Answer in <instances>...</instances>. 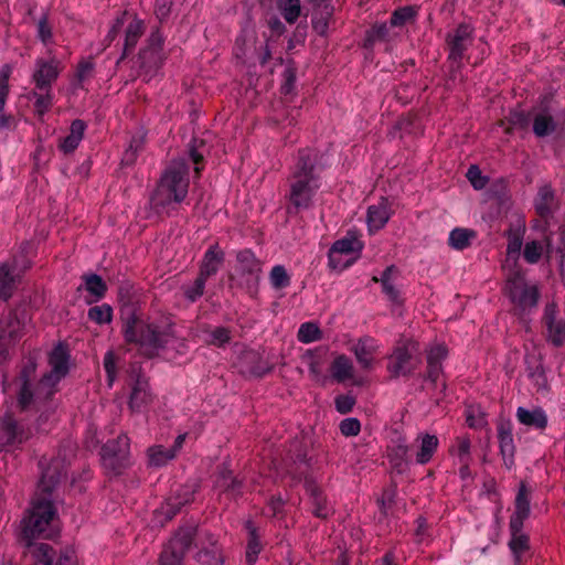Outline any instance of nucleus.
Listing matches in <instances>:
<instances>
[{"instance_id": "obj_1", "label": "nucleus", "mask_w": 565, "mask_h": 565, "mask_svg": "<svg viewBox=\"0 0 565 565\" xmlns=\"http://www.w3.org/2000/svg\"><path fill=\"white\" fill-rule=\"evenodd\" d=\"M61 476L56 461L43 469L31 507L20 522V539L30 551L38 544L33 543L34 540L53 539L60 531L57 510L51 494L60 482Z\"/></svg>"}, {"instance_id": "obj_2", "label": "nucleus", "mask_w": 565, "mask_h": 565, "mask_svg": "<svg viewBox=\"0 0 565 565\" xmlns=\"http://www.w3.org/2000/svg\"><path fill=\"white\" fill-rule=\"evenodd\" d=\"M318 154L305 148L298 151L297 160L287 179L288 191L285 195L288 213H299L315 207L321 178L317 169Z\"/></svg>"}, {"instance_id": "obj_3", "label": "nucleus", "mask_w": 565, "mask_h": 565, "mask_svg": "<svg viewBox=\"0 0 565 565\" xmlns=\"http://www.w3.org/2000/svg\"><path fill=\"white\" fill-rule=\"evenodd\" d=\"M189 183V167L185 161H172L150 198L152 206L159 210L172 203H182L188 195Z\"/></svg>"}, {"instance_id": "obj_4", "label": "nucleus", "mask_w": 565, "mask_h": 565, "mask_svg": "<svg viewBox=\"0 0 565 565\" xmlns=\"http://www.w3.org/2000/svg\"><path fill=\"white\" fill-rule=\"evenodd\" d=\"M124 335L127 342L139 344L140 349L148 356L156 355L169 343L172 337L170 327L138 320L135 317L127 320Z\"/></svg>"}, {"instance_id": "obj_5", "label": "nucleus", "mask_w": 565, "mask_h": 565, "mask_svg": "<svg viewBox=\"0 0 565 565\" xmlns=\"http://www.w3.org/2000/svg\"><path fill=\"white\" fill-rule=\"evenodd\" d=\"M420 364L418 342L412 339H401L387 356V372L393 379L411 375Z\"/></svg>"}, {"instance_id": "obj_6", "label": "nucleus", "mask_w": 565, "mask_h": 565, "mask_svg": "<svg viewBox=\"0 0 565 565\" xmlns=\"http://www.w3.org/2000/svg\"><path fill=\"white\" fill-rule=\"evenodd\" d=\"M50 373L45 374L36 388L35 401L40 404L42 397L51 398L56 392L57 383L68 372V352L63 344H57L50 354Z\"/></svg>"}, {"instance_id": "obj_7", "label": "nucleus", "mask_w": 565, "mask_h": 565, "mask_svg": "<svg viewBox=\"0 0 565 565\" xmlns=\"http://www.w3.org/2000/svg\"><path fill=\"white\" fill-rule=\"evenodd\" d=\"M364 245L358 235L349 232L343 238L334 242L328 254L330 268L343 270L361 254Z\"/></svg>"}, {"instance_id": "obj_8", "label": "nucleus", "mask_w": 565, "mask_h": 565, "mask_svg": "<svg viewBox=\"0 0 565 565\" xmlns=\"http://www.w3.org/2000/svg\"><path fill=\"white\" fill-rule=\"evenodd\" d=\"M104 468L115 476L120 475L129 466L130 439L127 435H119L116 439L107 441L100 451Z\"/></svg>"}, {"instance_id": "obj_9", "label": "nucleus", "mask_w": 565, "mask_h": 565, "mask_svg": "<svg viewBox=\"0 0 565 565\" xmlns=\"http://www.w3.org/2000/svg\"><path fill=\"white\" fill-rule=\"evenodd\" d=\"M32 436V428L18 422L11 414H6L0 420V450L20 449Z\"/></svg>"}, {"instance_id": "obj_10", "label": "nucleus", "mask_w": 565, "mask_h": 565, "mask_svg": "<svg viewBox=\"0 0 565 565\" xmlns=\"http://www.w3.org/2000/svg\"><path fill=\"white\" fill-rule=\"evenodd\" d=\"M473 28L470 24H459L447 36L448 61L452 70H460L466 51L472 45Z\"/></svg>"}, {"instance_id": "obj_11", "label": "nucleus", "mask_w": 565, "mask_h": 565, "mask_svg": "<svg viewBox=\"0 0 565 565\" xmlns=\"http://www.w3.org/2000/svg\"><path fill=\"white\" fill-rule=\"evenodd\" d=\"M507 290L510 300L522 311L535 308L539 302L537 287L529 286L519 274L508 279Z\"/></svg>"}, {"instance_id": "obj_12", "label": "nucleus", "mask_w": 565, "mask_h": 565, "mask_svg": "<svg viewBox=\"0 0 565 565\" xmlns=\"http://www.w3.org/2000/svg\"><path fill=\"white\" fill-rule=\"evenodd\" d=\"M62 70V63L55 56L38 57L31 74V83L39 89H53V84L57 81Z\"/></svg>"}, {"instance_id": "obj_13", "label": "nucleus", "mask_w": 565, "mask_h": 565, "mask_svg": "<svg viewBox=\"0 0 565 565\" xmlns=\"http://www.w3.org/2000/svg\"><path fill=\"white\" fill-rule=\"evenodd\" d=\"M34 565H77L75 553L71 548L55 552L46 543H39L31 550Z\"/></svg>"}, {"instance_id": "obj_14", "label": "nucleus", "mask_w": 565, "mask_h": 565, "mask_svg": "<svg viewBox=\"0 0 565 565\" xmlns=\"http://www.w3.org/2000/svg\"><path fill=\"white\" fill-rule=\"evenodd\" d=\"M558 307L555 302L546 303L542 317L545 327V339L555 348L565 344V319L558 318Z\"/></svg>"}, {"instance_id": "obj_15", "label": "nucleus", "mask_w": 565, "mask_h": 565, "mask_svg": "<svg viewBox=\"0 0 565 565\" xmlns=\"http://www.w3.org/2000/svg\"><path fill=\"white\" fill-rule=\"evenodd\" d=\"M30 267L29 263L22 265L21 269L18 267V260L14 258L11 263L0 264V299L3 301L9 300L17 289L21 280V274Z\"/></svg>"}, {"instance_id": "obj_16", "label": "nucleus", "mask_w": 565, "mask_h": 565, "mask_svg": "<svg viewBox=\"0 0 565 565\" xmlns=\"http://www.w3.org/2000/svg\"><path fill=\"white\" fill-rule=\"evenodd\" d=\"M199 552L196 561L202 565H222L224 562L217 540L213 534L201 531L198 536Z\"/></svg>"}, {"instance_id": "obj_17", "label": "nucleus", "mask_w": 565, "mask_h": 565, "mask_svg": "<svg viewBox=\"0 0 565 565\" xmlns=\"http://www.w3.org/2000/svg\"><path fill=\"white\" fill-rule=\"evenodd\" d=\"M328 352L327 347L320 345L308 349L301 354V364L308 367L311 380L321 382L326 379L323 371L328 361Z\"/></svg>"}, {"instance_id": "obj_18", "label": "nucleus", "mask_w": 565, "mask_h": 565, "mask_svg": "<svg viewBox=\"0 0 565 565\" xmlns=\"http://www.w3.org/2000/svg\"><path fill=\"white\" fill-rule=\"evenodd\" d=\"M24 326V316L21 317V322L15 315H9L0 322V363L8 359V343L15 341L22 333Z\"/></svg>"}, {"instance_id": "obj_19", "label": "nucleus", "mask_w": 565, "mask_h": 565, "mask_svg": "<svg viewBox=\"0 0 565 565\" xmlns=\"http://www.w3.org/2000/svg\"><path fill=\"white\" fill-rule=\"evenodd\" d=\"M305 489L310 498L311 512L315 516L319 519H327L333 513L332 507L329 504L322 490L312 478L307 477L305 479Z\"/></svg>"}, {"instance_id": "obj_20", "label": "nucleus", "mask_w": 565, "mask_h": 565, "mask_svg": "<svg viewBox=\"0 0 565 565\" xmlns=\"http://www.w3.org/2000/svg\"><path fill=\"white\" fill-rule=\"evenodd\" d=\"M498 440L500 454L507 469L514 466L515 445L513 439V427L511 422H500L498 425Z\"/></svg>"}, {"instance_id": "obj_21", "label": "nucleus", "mask_w": 565, "mask_h": 565, "mask_svg": "<svg viewBox=\"0 0 565 565\" xmlns=\"http://www.w3.org/2000/svg\"><path fill=\"white\" fill-rule=\"evenodd\" d=\"M236 270L241 276H247L249 279L258 282L262 274V262L250 249H242L236 254Z\"/></svg>"}, {"instance_id": "obj_22", "label": "nucleus", "mask_w": 565, "mask_h": 565, "mask_svg": "<svg viewBox=\"0 0 565 565\" xmlns=\"http://www.w3.org/2000/svg\"><path fill=\"white\" fill-rule=\"evenodd\" d=\"M391 204L387 199L382 198L379 203L367 209L366 223L370 233L382 230L391 218Z\"/></svg>"}, {"instance_id": "obj_23", "label": "nucleus", "mask_w": 565, "mask_h": 565, "mask_svg": "<svg viewBox=\"0 0 565 565\" xmlns=\"http://www.w3.org/2000/svg\"><path fill=\"white\" fill-rule=\"evenodd\" d=\"M554 247L552 246V238L550 235L544 237L543 242L529 241L523 248V258L527 264H537L540 259L545 256L547 260L552 258Z\"/></svg>"}, {"instance_id": "obj_24", "label": "nucleus", "mask_w": 565, "mask_h": 565, "mask_svg": "<svg viewBox=\"0 0 565 565\" xmlns=\"http://www.w3.org/2000/svg\"><path fill=\"white\" fill-rule=\"evenodd\" d=\"M224 252L217 244L211 245L202 258L199 276L207 280V278L216 275L224 262Z\"/></svg>"}, {"instance_id": "obj_25", "label": "nucleus", "mask_w": 565, "mask_h": 565, "mask_svg": "<svg viewBox=\"0 0 565 565\" xmlns=\"http://www.w3.org/2000/svg\"><path fill=\"white\" fill-rule=\"evenodd\" d=\"M534 209L537 215L544 220L550 218L556 210L555 192L548 184L539 188L534 199Z\"/></svg>"}, {"instance_id": "obj_26", "label": "nucleus", "mask_w": 565, "mask_h": 565, "mask_svg": "<svg viewBox=\"0 0 565 565\" xmlns=\"http://www.w3.org/2000/svg\"><path fill=\"white\" fill-rule=\"evenodd\" d=\"M530 515V498L529 491L525 484L522 482L520 484L516 498H515V509L513 514L510 518L511 526L518 531L520 526H523L524 521Z\"/></svg>"}, {"instance_id": "obj_27", "label": "nucleus", "mask_w": 565, "mask_h": 565, "mask_svg": "<svg viewBox=\"0 0 565 565\" xmlns=\"http://www.w3.org/2000/svg\"><path fill=\"white\" fill-rule=\"evenodd\" d=\"M515 416L522 425L533 427L539 430H544L548 423L547 415L541 407L527 409L520 406L516 409Z\"/></svg>"}, {"instance_id": "obj_28", "label": "nucleus", "mask_w": 565, "mask_h": 565, "mask_svg": "<svg viewBox=\"0 0 565 565\" xmlns=\"http://www.w3.org/2000/svg\"><path fill=\"white\" fill-rule=\"evenodd\" d=\"M447 356V349L443 344L431 347L427 353V377L436 383L443 373V361Z\"/></svg>"}, {"instance_id": "obj_29", "label": "nucleus", "mask_w": 565, "mask_h": 565, "mask_svg": "<svg viewBox=\"0 0 565 565\" xmlns=\"http://www.w3.org/2000/svg\"><path fill=\"white\" fill-rule=\"evenodd\" d=\"M26 98L33 102L34 111L39 116H44L54 104L53 89H39L35 86L28 93Z\"/></svg>"}, {"instance_id": "obj_30", "label": "nucleus", "mask_w": 565, "mask_h": 565, "mask_svg": "<svg viewBox=\"0 0 565 565\" xmlns=\"http://www.w3.org/2000/svg\"><path fill=\"white\" fill-rule=\"evenodd\" d=\"M416 440L419 443V448L416 452L415 461L418 465H426L435 455L439 440L436 435L430 434H420Z\"/></svg>"}, {"instance_id": "obj_31", "label": "nucleus", "mask_w": 565, "mask_h": 565, "mask_svg": "<svg viewBox=\"0 0 565 565\" xmlns=\"http://www.w3.org/2000/svg\"><path fill=\"white\" fill-rule=\"evenodd\" d=\"M377 345L374 339L370 337L361 338L354 345L353 352L356 361L363 369H370L373 363V355Z\"/></svg>"}, {"instance_id": "obj_32", "label": "nucleus", "mask_w": 565, "mask_h": 565, "mask_svg": "<svg viewBox=\"0 0 565 565\" xmlns=\"http://www.w3.org/2000/svg\"><path fill=\"white\" fill-rule=\"evenodd\" d=\"M523 526L514 530L509 522V530L511 539L509 541V547L513 554L515 565H520L523 562V554L529 551V536L522 532Z\"/></svg>"}, {"instance_id": "obj_33", "label": "nucleus", "mask_w": 565, "mask_h": 565, "mask_svg": "<svg viewBox=\"0 0 565 565\" xmlns=\"http://www.w3.org/2000/svg\"><path fill=\"white\" fill-rule=\"evenodd\" d=\"M397 269L394 265H391L385 268L382 273L381 277H373L372 280L374 282H380L382 286V292L387 297V299L399 305L402 302L401 292L393 284L392 275L396 273Z\"/></svg>"}, {"instance_id": "obj_34", "label": "nucleus", "mask_w": 565, "mask_h": 565, "mask_svg": "<svg viewBox=\"0 0 565 565\" xmlns=\"http://www.w3.org/2000/svg\"><path fill=\"white\" fill-rule=\"evenodd\" d=\"M387 457L392 466L402 472L407 467L408 446L403 438H397L393 445L387 448Z\"/></svg>"}, {"instance_id": "obj_35", "label": "nucleus", "mask_w": 565, "mask_h": 565, "mask_svg": "<svg viewBox=\"0 0 565 565\" xmlns=\"http://www.w3.org/2000/svg\"><path fill=\"white\" fill-rule=\"evenodd\" d=\"M477 232L467 227H455L448 236V245L455 250H463L468 248L472 241L476 239Z\"/></svg>"}, {"instance_id": "obj_36", "label": "nucleus", "mask_w": 565, "mask_h": 565, "mask_svg": "<svg viewBox=\"0 0 565 565\" xmlns=\"http://www.w3.org/2000/svg\"><path fill=\"white\" fill-rule=\"evenodd\" d=\"M145 32L143 21L134 17L125 30V44L121 58H124L130 51H132L138 43L139 39Z\"/></svg>"}, {"instance_id": "obj_37", "label": "nucleus", "mask_w": 565, "mask_h": 565, "mask_svg": "<svg viewBox=\"0 0 565 565\" xmlns=\"http://www.w3.org/2000/svg\"><path fill=\"white\" fill-rule=\"evenodd\" d=\"M152 399L149 384L145 379L138 377L132 387L129 406L132 411H139Z\"/></svg>"}, {"instance_id": "obj_38", "label": "nucleus", "mask_w": 565, "mask_h": 565, "mask_svg": "<svg viewBox=\"0 0 565 565\" xmlns=\"http://www.w3.org/2000/svg\"><path fill=\"white\" fill-rule=\"evenodd\" d=\"M523 230H509L505 233V236L508 238L507 244V263L512 262L513 265L516 264L520 252L523 244Z\"/></svg>"}, {"instance_id": "obj_39", "label": "nucleus", "mask_w": 565, "mask_h": 565, "mask_svg": "<svg viewBox=\"0 0 565 565\" xmlns=\"http://www.w3.org/2000/svg\"><path fill=\"white\" fill-rule=\"evenodd\" d=\"M245 527L248 531V542H247V547H246V562L248 565H254L257 561L258 554L262 551V543L259 541L257 530L250 520L246 521Z\"/></svg>"}, {"instance_id": "obj_40", "label": "nucleus", "mask_w": 565, "mask_h": 565, "mask_svg": "<svg viewBox=\"0 0 565 565\" xmlns=\"http://www.w3.org/2000/svg\"><path fill=\"white\" fill-rule=\"evenodd\" d=\"M331 374L338 382H344L353 376L352 361L344 354L338 355L331 364Z\"/></svg>"}, {"instance_id": "obj_41", "label": "nucleus", "mask_w": 565, "mask_h": 565, "mask_svg": "<svg viewBox=\"0 0 565 565\" xmlns=\"http://www.w3.org/2000/svg\"><path fill=\"white\" fill-rule=\"evenodd\" d=\"M201 532H198V529L195 526H185L181 527L173 539L170 541L174 546L181 548L182 551L186 552L189 547L191 546L194 539L198 540V536Z\"/></svg>"}, {"instance_id": "obj_42", "label": "nucleus", "mask_w": 565, "mask_h": 565, "mask_svg": "<svg viewBox=\"0 0 565 565\" xmlns=\"http://www.w3.org/2000/svg\"><path fill=\"white\" fill-rule=\"evenodd\" d=\"M450 452L457 457L459 463L471 462V440L469 436H458Z\"/></svg>"}, {"instance_id": "obj_43", "label": "nucleus", "mask_w": 565, "mask_h": 565, "mask_svg": "<svg viewBox=\"0 0 565 565\" xmlns=\"http://www.w3.org/2000/svg\"><path fill=\"white\" fill-rule=\"evenodd\" d=\"M175 457V450L162 446H152L148 449L149 463L162 467Z\"/></svg>"}, {"instance_id": "obj_44", "label": "nucleus", "mask_w": 565, "mask_h": 565, "mask_svg": "<svg viewBox=\"0 0 565 565\" xmlns=\"http://www.w3.org/2000/svg\"><path fill=\"white\" fill-rule=\"evenodd\" d=\"M556 128L553 117L548 114L541 113L534 117L533 132L536 137H545L552 134Z\"/></svg>"}, {"instance_id": "obj_45", "label": "nucleus", "mask_w": 565, "mask_h": 565, "mask_svg": "<svg viewBox=\"0 0 565 565\" xmlns=\"http://www.w3.org/2000/svg\"><path fill=\"white\" fill-rule=\"evenodd\" d=\"M34 369L35 365L31 364L30 367H25L20 374L22 386L18 395V402L22 409H25L33 401V394L29 386V372H33Z\"/></svg>"}, {"instance_id": "obj_46", "label": "nucleus", "mask_w": 565, "mask_h": 565, "mask_svg": "<svg viewBox=\"0 0 565 565\" xmlns=\"http://www.w3.org/2000/svg\"><path fill=\"white\" fill-rule=\"evenodd\" d=\"M269 282L275 290L287 288L291 277L284 265H275L269 273Z\"/></svg>"}, {"instance_id": "obj_47", "label": "nucleus", "mask_w": 565, "mask_h": 565, "mask_svg": "<svg viewBox=\"0 0 565 565\" xmlns=\"http://www.w3.org/2000/svg\"><path fill=\"white\" fill-rule=\"evenodd\" d=\"M298 341L301 343H311L322 339V331L317 323L305 322L302 323L297 333Z\"/></svg>"}, {"instance_id": "obj_48", "label": "nucleus", "mask_w": 565, "mask_h": 565, "mask_svg": "<svg viewBox=\"0 0 565 565\" xmlns=\"http://www.w3.org/2000/svg\"><path fill=\"white\" fill-rule=\"evenodd\" d=\"M333 8L330 4H324L320 11V13H315L312 18V28L313 30L320 34L326 35L329 25V19L332 14Z\"/></svg>"}, {"instance_id": "obj_49", "label": "nucleus", "mask_w": 565, "mask_h": 565, "mask_svg": "<svg viewBox=\"0 0 565 565\" xmlns=\"http://www.w3.org/2000/svg\"><path fill=\"white\" fill-rule=\"evenodd\" d=\"M95 64L90 58L82 60L76 68L74 84L75 87L83 88L84 83L90 79L94 75Z\"/></svg>"}, {"instance_id": "obj_50", "label": "nucleus", "mask_w": 565, "mask_h": 565, "mask_svg": "<svg viewBox=\"0 0 565 565\" xmlns=\"http://www.w3.org/2000/svg\"><path fill=\"white\" fill-rule=\"evenodd\" d=\"M87 316L97 324L109 323L113 320V308L107 303L95 306L88 309Z\"/></svg>"}, {"instance_id": "obj_51", "label": "nucleus", "mask_w": 565, "mask_h": 565, "mask_svg": "<svg viewBox=\"0 0 565 565\" xmlns=\"http://www.w3.org/2000/svg\"><path fill=\"white\" fill-rule=\"evenodd\" d=\"M184 554V551L169 542V544L161 552L160 565H180Z\"/></svg>"}, {"instance_id": "obj_52", "label": "nucleus", "mask_w": 565, "mask_h": 565, "mask_svg": "<svg viewBox=\"0 0 565 565\" xmlns=\"http://www.w3.org/2000/svg\"><path fill=\"white\" fill-rule=\"evenodd\" d=\"M85 289L95 297V300H99L106 292V285L100 276L96 274L85 275Z\"/></svg>"}, {"instance_id": "obj_53", "label": "nucleus", "mask_w": 565, "mask_h": 565, "mask_svg": "<svg viewBox=\"0 0 565 565\" xmlns=\"http://www.w3.org/2000/svg\"><path fill=\"white\" fill-rule=\"evenodd\" d=\"M279 10L288 23H295L301 11L300 0H281Z\"/></svg>"}, {"instance_id": "obj_54", "label": "nucleus", "mask_w": 565, "mask_h": 565, "mask_svg": "<svg viewBox=\"0 0 565 565\" xmlns=\"http://www.w3.org/2000/svg\"><path fill=\"white\" fill-rule=\"evenodd\" d=\"M390 31V25L387 23H379L372 26L371 30L366 32L365 36V46L372 47L375 42L384 41Z\"/></svg>"}, {"instance_id": "obj_55", "label": "nucleus", "mask_w": 565, "mask_h": 565, "mask_svg": "<svg viewBox=\"0 0 565 565\" xmlns=\"http://www.w3.org/2000/svg\"><path fill=\"white\" fill-rule=\"evenodd\" d=\"M205 284L206 279L198 275L192 285L183 287L184 297L191 302L196 301L203 295Z\"/></svg>"}, {"instance_id": "obj_56", "label": "nucleus", "mask_w": 565, "mask_h": 565, "mask_svg": "<svg viewBox=\"0 0 565 565\" xmlns=\"http://www.w3.org/2000/svg\"><path fill=\"white\" fill-rule=\"evenodd\" d=\"M185 498L181 500L179 497H171L168 499L162 510L167 514L168 519H172L180 509L192 500V493L185 492Z\"/></svg>"}, {"instance_id": "obj_57", "label": "nucleus", "mask_w": 565, "mask_h": 565, "mask_svg": "<svg viewBox=\"0 0 565 565\" xmlns=\"http://www.w3.org/2000/svg\"><path fill=\"white\" fill-rule=\"evenodd\" d=\"M466 422L470 428L480 429L487 425L484 413L480 408L468 407L466 411Z\"/></svg>"}, {"instance_id": "obj_58", "label": "nucleus", "mask_w": 565, "mask_h": 565, "mask_svg": "<svg viewBox=\"0 0 565 565\" xmlns=\"http://www.w3.org/2000/svg\"><path fill=\"white\" fill-rule=\"evenodd\" d=\"M415 10L412 7H403L395 10L390 19L391 26H401L415 17Z\"/></svg>"}, {"instance_id": "obj_59", "label": "nucleus", "mask_w": 565, "mask_h": 565, "mask_svg": "<svg viewBox=\"0 0 565 565\" xmlns=\"http://www.w3.org/2000/svg\"><path fill=\"white\" fill-rule=\"evenodd\" d=\"M231 331L225 327H217L210 332L209 343L215 347H224L231 341Z\"/></svg>"}, {"instance_id": "obj_60", "label": "nucleus", "mask_w": 565, "mask_h": 565, "mask_svg": "<svg viewBox=\"0 0 565 565\" xmlns=\"http://www.w3.org/2000/svg\"><path fill=\"white\" fill-rule=\"evenodd\" d=\"M340 431L345 437H353L361 431V423L355 417H349L340 423Z\"/></svg>"}, {"instance_id": "obj_61", "label": "nucleus", "mask_w": 565, "mask_h": 565, "mask_svg": "<svg viewBox=\"0 0 565 565\" xmlns=\"http://www.w3.org/2000/svg\"><path fill=\"white\" fill-rule=\"evenodd\" d=\"M143 146V139L141 137H134L129 143V147L125 150L122 156V162L126 164H131L137 157V153L141 150Z\"/></svg>"}, {"instance_id": "obj_62", "label": "nucleus", "mask_w": 565, "mask_h": 565, "mask_svg": "<svg viewBox=\"0 0 565 565\" xmlns=\"http://www.w3.org/2000/svg\"><path fill=\"white\" fill-rule=\"evenodd\" d=\"M104 369L107 375L108 385L111 386L116 380V356L113 351H107L104 355Z\"/></svg>"}, {"instance_id": "obj_63", "label": "nucleus", "mask_w": 565, "mask_h": 565, "mask_svg": "<svg viewBox=\"0 0 565 565\" xmlns=\"http://www.w3.org/2000/svg\"><path fill=\"white\" fill-rule=\"evenodd\" d=\"M509 121L514 128L525 129L530 125V116L522 110H515L510 114Z\"/></svg>"}, {"instance_id": "obj_64", "label": "nucleus", "mask_w": 565, "mask_h": 565, "mask_svg": "<svg viewBox=\"0 0 565 565\" xmlns=\"http://www.w3.org/2000/svg\"><path fill=\"white\" fill-rule=\"evenodd\" d=\"M127 12H124L120 17H118L114 24L111 25L110 30L108 31L105 41L107 42V45H109L119 34L121 31L126 20H127Z\"/></svg>"}]
</instances>
